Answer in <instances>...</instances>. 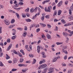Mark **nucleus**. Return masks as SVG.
<instances>
[{
    "label": "nucleus",
    "instance_id": "obj_1",
    "mask_svg": "<svg viewBox=\"0 0 73 73\" xmlns=\"http://www.w3.org/2000/svg\"><path fill=\"white\" fill-rule=\"evenodd\" d=\"M47 66L46 64H43L42 65H41L38 67L39 69H43Z\"/></svg>",
    "mask_w": 73,
    "mask_h": 73
},
{
    "label": "nucleus",
    "instance_id": "obj_2",
    "mask_svg": "<svg viewBox=\"0 0 73 73\" xmlns=\"http://www.w3.org/2000/svg\"><path fill=\"white\" fill-rule=\"evenodd\" d=\"M4 22L5 23V24H6V25H9V24H10V22H9V21L7 20H5L4 21Z\"/></svg>",
    "mask_w": 73,
    "mask_h": 73
},
{
    "label": "nucleus",
    "instance_id": "obj_3",
    "mask_svg": "<svg viewBox=\"0 0 73 73\" xmlns=\"http://www.w3.org/2000/svg\"><path fill=\"white\" fill-rule=\"evenodd\" d=\"M12 44H10L9 46L7 48V50H10V49L12 48Z\"/></svg>",
    "mask_w": 73,
    "mask_h": 73
},
{
    "label": "nucleus",
    "instance_id": "obj_4",
    "mask_svg": "<svg viewBox=\"0 0 73 73\" xmlns=\"http://www.w3.org/2000/svg\"><path fill=\"white\" fill-rule=\"evenodd\" d=\"M49 1H50V0H46L43 1L42 2V4H45V3H48V2H49Z\"/></svg>",
    "mask_w": 73,
    "mask_h": 73
},
{
    "label": "nucleus",
    "instance_id": "obj_5",
    "mask_svg": "<svg viewBox=\"0 0 73 73\" xmlns=\"http://www.w3.org/2000/svg\"><path fill=\"white\" fill-rule=\"evenodd\" d=\"M48 12H50V9H52V6H50L49 7H48Z\"/></svg>",
    "mask_w": 73,
    "mask_h": 73
},
{
    "label": "nucleus",
    "instance_id": "obj_6",
    "mask_svg": "<svg viewBox=\"0 0 73 73\" xmlns=\"http://www.w3.org/2000/svg\"><path fill=\"white\" fill-rule=\"evenodd\" d=\"M37 52L38 53H40V48L39 46H38L37 47Z\"/></svg>",
    "mask_w": 73,
    "mask_h": 73
},
{
    "label": "nucleus",
    "instance_id": "obj_7",
    "mask_svg": "<svg viewBox=\"0 0 73 73\" xmlns=\"http://www.w3.org/2000/svg\"><path fill=\"white\" fill-rule=\"evenodd\" d=\"M63 35L64 36H69V35H68V34L67 33L65 32L63 33Z\"/></svg>",
    "mask_w": 73,
    "mask_h": 73
},
{
    "label": "nucleus",
    "instance_id": "obj_8",
    "mask_svg": "<svg viewBox=\"0 0 73 73\" xmlns=\"http://www.w3.org/2000/svg\"><path fill=\"white\" fill-rule=\"evenodd\" d=\"M13 61L14 64H15V63H16V62H17V59L15 58L13 59Z\"/></svg>",
    "mask_w": 73,
    "mask_h": 73
},
{
    "label": "nucleus",
    "instance_id": "obj_9",
    "mask_svg": "<svg viewBox=\"0 0 73 73\" xmlns=\"http://www.w3.org/2000/svg\"><path fill=\"white\" fill-rule=\"evenodd\" d=\"M15 15L17 16V19H20V15H19V14H18V13H16Z\"/></svg>",
    "mask_w": 73,
    "mask_h": 73
},
{
    "label": "nucleus",
    "instance_id": "obj_10",
    "mask_svg": "<svg viewBox=\"0 0 73 73\" xmlns=\"http://www.w3.org/2000/svg\"><path fill=\"white\" fill-rule=\"evenodd\" d=\"M28 70V68H26L25 69H23V70H22V71L23 73L24 72H26V71H27V70Z\"/></svg>",
    "mask_w": 73,
    "mask_h": 73
},
{
    "label": "nucleus",
    "instance_id": "obj_11",
    "mask_svg": "<svg viewBox=\"0 0 73 73\" xmlns=\"http://www.w3.org/2000/svg\"><path fill=\"white\" fill-rule=\"evenodd\" d=\"M40 25H42V26L44 28V27H45L46 26V25L43 23H40Z\"/></svg>",
    "mask_w": 73,
    "mask_h": 73
},
{
    "label": "nucleus",
    "instance_id": "obj_12",
    "mask_svg": "<svg viewBox=\"0 0 73 73\" xmlns=\"http://www.w3.org/2000/svg\"><path fill=\"white\" fill-rule=\"evenodd\" d=\"M57 11H54V15H53V17H55V16L57 15Z\"/></svg>",
    "mask_w": 73,
    "mask_h": 73
},
{
    "label": "nucleus",
    "instance_id": "obj_13",
    "mask_svg": "<svg viewBox=\"0 0 73 73\" xmlns=\"http://www.w3.org/2000/svg\"><path fill=\"white\" fill-rule=\"evenodd\" d=\"M61 11L59 10L58 11V16H60V15H61Z\"/></svg>",
    "mask_w": 73,
    "mask_h": 73
},
{
    "label": "nucleus",
    "instance_id": "obj_14",
    "mask_svg": "<svg viewBox=\"0 0 73 73\" xmlns=\"http://www.w3.org/2000/svg\"><path fill=\"white\" fill-rule=\"evenodd\" d=\"M6 56H7L6 57V58L7 60H8V59H9V58H10V56H8V54H6Z\"/></svg>",
    "mask_w": 73,
    "mask_h": 73
},
{
    "label": "nucleus",
    "instance_id": "obj_15",
    "mask_svg": "<svg viewBox=\"0 0 73 73\" xmlns=\"http://www.w3.org/2000/svg\"><path fill=\"white\" fill-rule=\"evenodd\" d=\"M61 21L62 23H63V24H65L66 23V22L63 19L61 20Z\"/></svg>",
    "mask_w": 73,
    "mask_h": 73
},
{
    "label": "nucleus",
    "instance_id": "obj_16",
    "mask_svg": "<svg viewBox=\"0 0 73 73\" xmlns=\"http://www.w3.org/2000/svg\"><path fill=\"white\" fill-rule=\"evenodd\" d=\"M42 57L43 58H45L46 57V56L45 55V53L43 52L42 53Z\"/></svg>",
    "mask_w": 73,
    "mask_h": 73
},
{
    "label": "nucleus",
    "instance_id": "obj_17",
    "mask_svg": "<svg viewBox=\"0 0 73 73\" xmlns=\"http://www.w3.org/2000/svg\"><path fill=\"white\" fill-rule=\"evenodd\" d=\"M18 66L20 67L24 66H25V64H18Z\"/></svg>",
    "mask_w": 73,
    "mask_h": 73
},
{
    "label": "nucleus",
    "instance_id": "obj_18",
    "mask_svg": "<svg viewBox=\"0 0 73 73\" xmlns=\"http://www.w3.org/2000/svg\"><path fill=\"white\" fill-rule=\"evenodd\" d=\"M16 35H15L11 37V39L12 40H15L16 38Z\"/></svg>",
    "mask_w": 73,
    "mask_h": 73
},
{
    "label": "nucleus",
    "instance_id": "obj_19",
    "mask_svg": "<svg viewBox=\"0 0 73 73\" xmlns=\"http://www.w3.org/2000/svg\"><path fill=\"white\" fill-rule=\"evenodd\" d=\"M22 17L24 18L26 17V15H25V14L24 13H22Z\"/></svg>",
    "mask_w": 73,
    "mask_h": 73
},
{
    "label": "nucleus",
    "instance_id": "obj_20",
    "mask_svg": "<svg viewBox=\"0 0 73 73\" xmlns=\"http://www.w3.org/2000/svg\"><path fill=\"white\" fill-rule=\"evenodd\" d=\"M57 60V59L55 57L53 59L52 62H56Z\"/></svg>",
    "mask_w": 73,
    "mask_h": 73
},
{
    "label": "nucleus",
    "instance_id": "obj_21",
    "mask_svg": "<svg viewBox=\"0 0 73 73\" xmlns=\"http://www.w3.org/2000/svg\"><path fill=\"white\" fill-rule=\"evenodd\" d=\"M25 20L27 21V22H31V20L29 19H25Z\"/></svg>",
    "mask_w": 73,
    "mask_h": 73
},
{
    "label": "nucleus",
    "instance_id": "obj_22",
    "mask_svg": "<svg viewBox=\"0 0 73 73\" xmlns=\"http://www.w3.org/2000/svg\"><path fill=\"white\" fill-rule=\"evenodd\" d=\"M15 19H13L11 21V23L13 24L15 23Z\"/></svg>",
    "mask_w": 73,
    "mask_h": 73
},
{
    "label": "nucleus",
    "instance_id": "obj_23",
    "mask_svg": "<svg viewBox=\"0 0 73 73\" xmlns=\"http://www.w3.org/2000/svg\"><path fill=\"white\" fill-rule=\"evenodd\" d=\"M47 26L48 28H51V27H52V26L50 25L47 24Z\"/></svg>",
    "mask_w": 73,
    "mask_h": 73
},
{
    "label": "nucleus",
    "instance_id": "obj_24",
    "mask_svg": "<svg viewBox=\"0 0 73 73\" xmlns=\"http://www.w3.org/2000/svg\"><path fill=\"white\" fill-rule=\"evenodd\" d=\"M17 29L18 30H19V31H21L23 30V29L20 27H18L17 28Z\"/></svg>",
    "mask_w": 73,
    "mask_h": 73
},
{
    "label": "nucleus",
    "instance_id": "obj_25",
    "mask_svg": "<svg viewBox=\"0 0 73 73\" xmlns=\"http://www.w3.org/2000/svg\"><path fill=\"white\" fill-rule=\"evenodd\" d=\"M36 62V59H34L32 63L33 64H35Z\"/></svg>",
    "mask_w": 73,
    "mask_h": 73
},
{
    "label": "nucleus",
    "instance_id": "obj_26",
    "mask_svg": "<svg viewBox=\"0 0 73 73\" xmlns=\"http://www.w3.org/2000/svg\"><path fill=\"white\" fill-rule=\"evenodd\" d=\"M56 44H57V45H61V44H63V42H57L56 43Z\"/></svg>",
    "mask_w": 73,
    "mask_h": 73
},
{
    "label": "nucleus",
    "instance_id": "obj_27",
    "mask_svg": "<svg viewBox=\"0 0 73 73\" xmlns=\"http://www.w3.org/2000/svg\"><path fill=\"white\" fill-rule=\"evenodd\" d=\"M7 42L9 43L11 42V39L9 38H8L7 40Z\"/></svg>",
    "mask_w": 73,
    "mask_h": 73
},
{
    "label": "nucleus",
    "instance_id": "obj_28",
    "mask_svg": "<svg viewBox=\"0 0 73 73\" xmlns=\"http://www.w3.org/2000/svg\"><path fill=\"white\" fill-rule=\"evenodd\" d=\"M44 10L46 12H48V11L49 10H48V9H47V7H45L44 9Z\"/></svg>",
    "mask_w": 73,
    "mask_h": 73
},
{
    "label": "nucleus",
    "instance_id": "obj_29",
    "mask_svg": "<svg viewBox=\"0 0 73 73\" xmlns=\"http://www.w3.org/2000/svg\"><path fill=\"white\" fill-rule=\"evenodd\" d=\"M29 8H27V9L25 10V12H29Z\"/></svg>",
    "mask_w": 73,
    "mask_h": 73
},
{
    "label": "nucleus",
    "instance_id": "obj_30",
    "mask_svg": "<svg viewBox=\"0 0 73 73\" xmlns=\"http://www.w3.org/2000/svg\"><path fill=\"white\" fill-rule=\"evenodd\" d=\"M14 53H15V54H18V53L15 50H13V51Z\"/></svg>",
    "mask_w": 73,
    "mask_h": 73
},
{
    "label": "nucleus",
    "instance_id": "obj_31",
    "mask_svg": "<svg viewBox=\"0 0 73 73\" xmlns=\"http://www.w3.org/2000/svg\"><path fill=\"white\" fill-rule=\"evenodd\" d=\"M30 12L31 13H33V12H34V10H33V8H32L30 10Z\"/></svg>",
    "mask_w": 73,
    "mask_h": 73
},
{
    "label": "nucleus",
    "instance_id": "obj_32",
    "mask_svg": "<svg viewBox=\"0 0 73 73\" xmlns=\"http://www.w3.org/2000/svg\"><path fill=\"white\" fill-rule=\"evenodd\" d=\"M19 4L20 5H24V3L23 2H19Z\"/></svg>",
    "mask_w": 73,
    "mask_h": 73
},
{
    "label": "nucleus",
    "instance_id": "obj_33",
    "mask_svg": "<svg viewBox=\"0 0 73 73\" xmlns=\"http://www.w3.org/2000/svg\"><path fill=\"white\" fill-rule=\"evenodd\" d=\"M63 51H64V53H65V54H68V52H67V51L66 50H65V51H64V49H63Z\"/></svg>",
    "mask_w": 73,
    "mask_h": 73
},
{
    "label": "nucleus",
    "instance_id": "obj_34",
    "mask_svg": "<svg viewBox=\"0 0 73 73\" xmlns=\"http://www.w3.org/2000/svg\"><path fill=\"white\" fill-rule=\"evenodd\" d=\"M45 17L46 19H49V15H48L45 16Z\"/></svg>",
    "mask_w": 73,
    "mask_h": 73
},
{
    "label": "nucleus",
    "instance_id": "obj_35",
    "mask_svg": "<svg viewBox=\"0 0 73 73\" xmlns=\"http://www.w3.org/2000/svg\"><path fill=\"white\" fill-rule=\"evenodd\" d=\"M69 13L70 15L72 14V10L71 9H70L69 10Z\"/></svg>",
    "mask_w": 73,
    "mask_h": 73
},
{
    "label": "nucleus",
    "instance_id": "obj_36",
    "mask_svg": "<svg viewBox=\"0 0 73 73\" xmlns=\"http://www.w3.org/2000/svg\"><path fill=\"white\" fill-rule=\"evenodd\" d=\"M16 70H17V69H15V68L11 70V71L12 72H15V71H16Z\"/></svg>",
    "mask_w": 73,
    "mask_h": 73
},
{
    "label": "nucleus",
    "instance_id": "obj_37",
    "mask_svg": "<svg viewBox=\"0 0 73 73\" xmlns=\"http://www.w3.org/2000/svg\"><path fill=\"white\" fill-rule=\"evenodd\" d=\"M37 10V7H36L34 9V12H36Z\"/></svg>",
    "mask_w": 73,
    "mask_h": 73
},
{
    "label": "nucleus",
    "instance_id": "obj_38",
    "mask_svg": "<svg viewBox=\"0 0 73 73\" xmlns=\"http://www.w3.org/2000/svg\"><path fill=\"white\" fill-rule=\"evenodd\" d=\"M23 61H24V59H20V62L21 63V62H23Z\"/></svg>",
    "mask_w": 73,
    "mask_h": 73
},
{
    "label": "nucleus",
    "instance_id": "obj_39",
    "mask_svg": "<svg viewBox=\"0 0 73 73\" xmlns=\"http://www.w3.org/2000/svg\"><path fill=\"white\" fill-rule=\"evenodd\" d=\"M47 37L49 39V38H50V35H47Z\"/></svg>",
    "mask_w": 73,
    "mask_h": 73
},
{
    "label": "nucleus",
    "instance_id": "obj_40",
    "mask_svg": "<svg viewBox=\"0 0 73 73\" xmlns=\"http://www.w3.org/2000/svg\"><path fill=\"white\" fill-rule=\"evenodd\" d=\"M26 35L27 34H26V33L24 32L23 34V37H25V36H26Z\"/></svg>",
    "mask_w": 73,
    "mask_h": 73
},
{
    "label": "nucleus",
    "instance_id": "obj_41",
    "mask_svg": "<svg viewBox=\"0 0 73 73\" xmlns=\"http://www.w3.org/2000/svg\"><path fill=\"white\" fill-rule=\"evenodd\" d=\"M41 19L42 21H44V16H42L41 18Z\"/></svg>",
    "mask_w": 73,
    "mask_h": 73
},
{
    "label": "nucleus",
    "instance_id": "obj_42",
    "mask_svg": "<svg viewBox=\"0 0 73 73\" xmlns=\"http://www.w3.org/2000/svg\"><path fill=\"white\" fill-rule=\"evenodd\" d=\"M3 64L2 63V62H0V66H3Z\"/></svg>",
    "mask_w": 73,
    "mask_h": 73
},
{
    "label": "nucleus",
    "instance_id": "obj_43",
    "mask_svg": "<svg viewBox=\"0 0 73 73\" xmlns=\"http://www.w3.org/2000/svg\"><path fill=\"white\" fill-rule=\"evenodd\" d=\"M68 66H70L71 67H73V65L72 64L70 63L68 64Z\"/></svg>",
    "mask_w": 73,
    "mask_h": 73
},
{
    "label": "nucleus",
    "instance_id": "obj_44",
    "mask_svg": "<svg viewBox=\"0 0 73 73\" xmlns=\"http://www.w3.org/2000/svg\"><path fill=\"white\" fill-rule=\"evenodd\" d=\"M29 56L30 57H33V55H32V54H29Z\"/></svg>",
    "mask_w": 73,
    "mask_h": 73
},
{
    "label": "nucleus",
    "instance_id": "obj_45",
    "mask_svg": "<svg viewBox=\"0 0 73 73\" xmlns=\"http://www.w3.org/2000/svg\"><path fill=\"white\" fill-rule=\"evenodd\" d=\"M70 9L71 10H73V4H72V5L71 6Z\"/></svg>",
    "mask_w": 73,
    "mask_h": 73
},
{
    "label": "nucleus",
    "instance_id": "obj_46",
    "mask_svg": "<svg viewBox=\"0 0 73 73\" xmlns=\"http://www.w3.org/2000/svg\"><path fill=\"white\" fill-rule=\"evenodd\" d=\"M40 31V29L38 28V29H37L36 31L37 32H39V31Z\"/></svg>",
    "mask_w": 73,
    "mask_h": 73
},
{
    "label": "nucleus",
    "instance_id": "obj_47",
    "mask_svg": "<svg viewBox=\"0 0 73 73\" xmlns=\"http://www.w3.org/2000/svg\"><path fill=\"white\" fill-rule=\"evenodd\" d=\"M48 70V69L47 68H45L44 69V73H46V71Z\"/></svg>",
    "mask_w": 73,
    "mask_h": 73
},
{
    "label": "nucleus",
    "instance_id": "obj_48",
    "mask_svg": "<svg viewBox=\"0 0 73 73\" xmlns=\"http://www.w3.org/2000/svg\"><path fill=\"white\" fill-rule=\"evenodd\" d=\"M35 24H33L32 26H31L30 27V28H33V27H35Z\"/></svg>",
    "mask_w": 73,
    "mask_h": 73
},
{
    "label": "nucleus",
    "instance_id": "obj_49",
    "mask_svg": "<svg viewBox=\"0 0 73 73\" xmlns=\"http://www.w3.org/2000/svg\"><path fill=\"white\" fill-rule=\"evenodd\" d=\"M60 54V52H57L56 53V56H58V55H59Z\"/></svg>",
    "mask_w": 73,
    "mask_h": 73
},
{
    "label": "nucleus",
    "instance_id": "obj_50",
    "mask_svg": "<svg viewBox=\"0 0 73 73\" xmlns=\"http://www.w3.org/2000/svg\"><path fill=\"white\" fill-rule=\"evenodd\" d=\"M25 47V49H27L28 48H28V45H26Z\"/></svg>",
    "mask_w": 73,
    "mask_h": 73
},
{
    "label": "nucleus",
    "instance_id": "obj_51",
    "mask_svg": "<svg viewBox=\"0 0 73 73\" xmlns=\"http://www.w3.org/2000/svg\"><path fill=\"white\" fill-rule=\"evenodd\" d=\"M53 69H54V68H50V69H48V70L50 71V70H53Z\"/></svg>",
    "mask_w": 73,
    "mask_h": 73
},
{
    "label": "nucleus",
    "instance_id": "obj_52",
    "mask_svg": "<svg viewBox=\"0 0 73 73\" xmlns=\"http://www.w3.org/2000/svg\"><path fill=\"white\" fill-rule=\"evenodd\" d=\"M24 29H25V31L27 30V29H28V28H27V26H25V27Z\"/></svg>",
    "mask_w": 73,
    "mask_h": 73
},
{
    "label": "nucleus",
    "instance_id": "obj_53",
    "mask_svg": "<svg viewBox=\"0 0 73 73\" xmlns=\"http://www.w3.org/2000/svg\"><path fill=\"white\" fill-rule=\"evenodd\" d=\"M56 8V6H54L53 8V10H55Z\"/></svg>",
    "mask_w": 73,
    "mask_h": 73
},
{
    "label": "nucleus",
    "instance_id": "obj_54",
    "mask_svg": "<svg viewBox=\"0 0 73 73\" xmlns=\"http://www.w3.org/2000/svg\"><path fill=\"white\" fill-rule=\"evenodd\" d=\"M15 7H19V5H17L16 4H15Z\"/></svg>",
    "mask_w": 73,
    "mask_h": 73
},
{
    "label": "nucleus",
    "instance_id": "obj_55",
    "mask_svg": "<svg viewBox=\"0 0 73 73\" xmlns=\"http://www.w3.org/2000/svg\"><path fill=\"white\" fill-rule=\"evenodd\" d=\"M26 15L27 16V17H29L30 16V15H29V14L28 13H27L26 14Z\"/></svg>",
    "mask_w": 73,
    "mask_h": 73
},
{
    "label": "nucleus",
    "instance_id": "obj_56",
    "mask_svg": "<svg viewBox=\"0 0 73 73\" xmlns=\"http://www.w3.org/2000/svg\"><path fill=\"white\" fill-rule=\"evenodd\" d=\"M54 22H56V21H58V20L56 19H54Z\"/></svg>",
    "mask_w": 73,
    "mask_h": 73
},
{
    "label": "nucleus",
    "instance_id": "obj_57",
    "mask_svg": "<svg viewBox=\"0 0 73 73\" xmlns=\"http://www.w3.org/2000/svg\"><path fill=\"white\" fill-rule=\"evenodd\" d=\"M59 3L61 5H62V1H60Z\"/></svg>",
    "mask_w": 73,
    "mask_h": 73
},
{
    "label": "nucleus",
    "instance_id": "obj_58",
    "mask_svg": "<svg viewBox=\"0 0 73 73\" xmlns=\"http://www.w3.org/2000/svg\"><path fill=\"white\" fill-rule=\"evenodd\" d=\"M58 7H61V4H60L59 3L58 4Z\"/></svg>",
    "mask_w": 73,
    "mask_h": 73
},
{
    "label": "nucleus",
    "instance_id": "obj_59",
    "mask_svg": "<svg viewBox=\"0 0 73 73\" xmlns=\"http://www.w3.org/2000/svg\"><path fill=\"white\" fill-rule=\"evenodd\" d=\"M29 47L30 49H31V50H32V45H30V46H29Z\"/></svg>",
    "mask_w": 73,
    "mask_h": 73
},
{
    "label": "nucleus",
    "instance_id": "obj_60",
    "mask_svg": "<svg viewBox=\"0 0 73 73\" xmlns=\"http://www.w3.org/2000/svg\"><path fill=\"white\" fill-rule=\"evenodd\" d=\"M64 60H66L67 58V55H65V56L64 57Z\"/></svg>",
    "mask_w": 73,
    "mask_h": 73
},
{
    "label": "nucleus",
    "instance_id": "obj_61",
    "mask_svg": "<svg viewBox=\"0 0 73 73\" xmlns=\"http://www.w3.org/2000/svg\"><path fill=\"white\" fill-rule=\"evenodd\" d=\"M13 27V26H12V25H11L10 26H9V29H11V28H12Z\"/></svg>",
    "mask_w": 73,
    "mask_h": 73
},
{
    "label": "nucleus",
    "instance_id": "obj_62",
    "mask_svg": "<svg viewBox=\"0 0 73 73\" xmlns=\"http://www.w3.org/2000/svg\"><path fill=\"white\" fill-rule=\"evenodd\" d=\"M3 53H1L0 54V57H2V56H3Z\"/></svg>",
    "mask_w": 73,
    "mask_h": 73
},
{
    "label": "nucleus",
    "instance_id": "obj_63",
    "mask_svg": "<svg viewBox=\"0 0 73 73\" xmlns=\"http://www.w3.org/2000/svg\"><path fill=\"white\" fill-rule=\"evenodd\" d=\"M53 72H54V71L52 70V71H51L48 72V73H53Z\"/></svg>",
    "mask_w": 73,
    "mask_h": 73
},
{
    "label": "nucleus",
    "instance_id": "obj_64",
    "mask_svg": "<svg viewBox=\"0 0 73 73\" xmlns=\"http://www.w3.org/2000/svg\"><path fill=\"white\" fill-rule=\"evenodd\" d=\"M70 19L71 20H73V17H70Z\"/></svg>",
    "mask_w": 73,
    "mask_h": 73
}]
</instances>
